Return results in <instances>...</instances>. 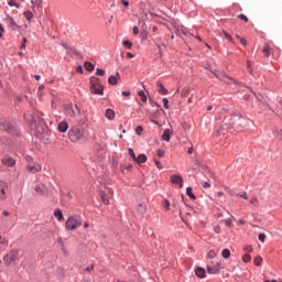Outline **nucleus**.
Here are the masks:
<instances>
[{
    "label": "nucleus",
    "mask_w": 282,
    "mask_h": 282,
    "mask_svg": "<svg viewBox=\"0 0 282 282\" xmlns=\"http://www.w3.org/2000/svg\"><path fill=\"white\" fill-rule=\"evenodd\" d=\"M91 94H95L96 96H102L104 87L100 84H93L90 86Z\"/></svg>",
    "instance_id": "obj_10"
},
{
    "label": "nucleus",
    "mask_w": 282,
    "mask_h": 282,
    "mask_svg": "<svg viewBox=\"0 0 282 282\" xmlns=\"http://www.w3.org/2000/svg\"><path fill=\"white\" fill-rule=\"evenodd\" d=\"M225 225L227 226V228H231L232 227V219H230V218L225 219Z\"/></svg>",
    "instance_id": "obj_45"
},
{
    "label": "nucleus",
    "mask_w": 282,
    "mask_h": 282,
    "mask_svg": "<svg viewBox=\"0 0 282 282\" xmlns=\"http://www.w3.org/2000/svg\"><path fill=\"white\" fill-rule=\"evenodd\" d=\"M62 46L64 47V50H69V51H72V48L69 47V44H67V43H65V42L62 43Z\"/></svg>",
    "instance_id": "obj_55"
},
{
    "label": "nucleus",
    "mask_w": 282,
    "mask_h": 282,
    "mask_svg": "<svg viewBox=\"0 0 282 282\" xmlns=\"http://www.w3.org/2000/svg\"><path fill=\"white\" fill-rule=\"evenodd\" d=\"M265 234H260L259 236H258V239H259V241H261V243H265Z\"/></svg>",
    "instance_id": "obj_43"
},
{
    "label": "nucleus",
    "mask_w": 282,
    "mask_h": 282,
    "mask_svg": "<svg viewBox=\"0 0 282 282\" xmlns=\"http://www.w3.org/2000/svg\"><path fill=\"white\" fill-rule=\"evenodd\" d=\"M84 67L87 72H94V69H96V66H94L91 62H85Z\"/></svg>",
    "instance_id": "obj_26"
},
{
    "label": "nucleus",
    "mask_w": 282,
    "mask_h": 282,
    "mask_svg": "<svg viewBox=\"0 0 282 282\" xmlns=\"http://www.w3.org/2000/svg\"><path fill=\"white\" fill-rule=\"evenodd\" d=\"M155 166L162 171V163L160 161H154Z\"/></svg>",
    "instance_id": "obj_54"
},
{
    "label": "nucleus",
    "mask_w": 282,
    "mask_h": 282,
    "mask_svg": "<svg viewBox=\"0 0 282 282\" xmlns=\"http://www.w3.org/2000/svg\"><path fill=\"white\" fill-rule=\"evenodd\" d=\"M171 206V203L169 202V199H164L162 203V207L165 208V210H169Z\"/></svg>",
    "instance_id": "obj_37"
},
{
    "label": "nucleus",
    "mask_w": 282,
    "mask_h": 282,
    "mask_svg": "<svg viewBox=\"0 0 282 282\" xmlns=\"http://www.w3.org/2000/svg\"><path fill=\"white\" fill-rule=\"evenodd\" d=\"M138 96H140L142 102H147V95L144 94V90H140Z\"/></svg>",
    "instance_id": "obj_34"
},
{
    "label": "nucleus",
    "mask_w": 282,
    "mask_h": 282,
    "mask_svg": "<svg viewBox=\"0 0 282 282\" xmlns=\"http://www.w3.org/2000/svg\"><path fill=\"white\" fill-rule=\"evenodd\" d=\"M91 270H94V264H91L90 267L86 268V272H91Z\"/></svg>",
    "instance_id": "obj_64"
},
{
    "label": "nucleus",
    "mask_w": 282,
    "mask_h": 282,
    "mask_svg": "<svg viewBox=\"0 0 282 282\" xmlns=\"http://www.w3.org/2000/svg\"><path fill=\"white\" fill-rule=\"evenodd\" d=\"M122 96H124L126 98H128L129 96H131V91H122Z\"/></svg>",
    "instance_id": "obj_62"
},
{
    "label": "nucleus",
    "mask_w": 282,
    "mask_h": 282,
    "mask_svg": "<svg viewBox=\"0 0 282 282\" xmlns=\"http://www.w3.org/2000/svg\"><path fill=\"white\" fill-rule=\"evenodd\" d=\"M214 231L216 235H219V232H221V227L219 225L214 226Z\"/></svg>",
    "instance_id": "obj_48"
},
{
    "label": "nucleus",
    "mask_w": 282,
    "mask_h": 282,
    "mask_svg": "<svg viewBox=\"0 0 282 282\" xmlns=\"http://www.w3.org/2000/svg\"><path fill=\"white\" fill-rule=\"evenodd\" d=\"M221 263H217L215 267H207L208 274H219V270H221Z\"/></svg>",
    "instance_id": "obj_13"
},
{
    "label": "nucleus",
    "mask_w": 282,
    "mask_h": 282,
    "mask_svg": "<svg viewBox=\"0 0 282 282\" xmlns=\"http://www.w3.org/2000/svg\"><path fill=\"white\" fill-rule=\"evenodd\" d=\"M57 241H58V243H61L62 250L65 252V247H64L65 242H63V238H58Z\"/></svg>",
    "instance_id": "obj_51"
},
{
    "label": "nucleus",
    "mask_w": 282,
    "mask_h": 282,
    "mask_svg": "<svg viewBox=\"0 0 282 282\" xmlns=\"http://www.w3.org/2000/svg\"><path fill=\"white\" fill-rule=\"evenodd\" d=\"M118 79H120V73H117L116 76H110L108 83L109 85H118Z\"/></svg>",
    "instance_id": "obj_18"
},
{
    "label": "nucleus",
    "mask_w": 282,
    "mask_h": 282,
    "mask_svg": "<svg viewBox=\"0 0 282 282\" xmlns=\"http://www.w3.org/2000/svg\"><path fill=\"white\" fill-rule=\"evenodd\" d=\"M54 217H56L57 221H63V219H64L63 212L61 209H56L54 212Z\"/></svg>",
    "instance_id": "obj_24"
},
{
    "label": "nucleus",
    "mask_w": 282,
    "mask_h": 282,
    "mask_svg": "<svg viewBox=\"0 0 282 282\" xmlns=\"http://www.w3.org/2000/svg\"><path fill=\"white\" fill-rule=\"evenodd\" d=\"M23 17H25L26 21H32L34 19V13L32 11H24Z\"/></svg>",
    "instance_id": "obj_27"
},
{
    "label": "nucleus",
    "mask_w": 282,
    "mask_h": 282,
    "mask_svg": "<svg viewBox=\"0 0 282 282\" xmlns=\"http://www.w3.org/2000/svg\"><path fill=\"white\" fill-rule=\"evenodd\" d=\"M240 197H242V199H248V193L243 192L240 194Z\"/></svg>",
    "instance_id": "obj_61"
},
{
    "label": "nucleus",
    "mask_w": 282,
    "mask_h": 282,
    "mask_svg": "<svg viewBox=\"0 0 282 282\" xmlns=\"http://www.w3.org/2000/svg\"><path fill=\"white\" fill-rule=\"evenodd\" d=\"M35 193L43 196L45 195V193H47V188L45 187V185H37L35 186Z\"/></svg>",
    "instance_id": "obj_16"
},
{
    "label": "nucleus",
    "mask_w": 282,
    "mask_h": 282,
    "mask_svg": "<svg viewBox=\"0 0 282 282\" xmlns=\"http://www.w3.org/2000/svg\"><path fill=\"white\" fill-rule=\"evenodd\" d=\"M17 162L14 161V159H12V158H4L3 160H2V164H4V166H10V167H12L14 164H15Z\"/></svg>",
    "instance_id": "obj_17"
},
{
    "label": "nucleus",
    "mask_w": 282,
    "mask_h": 282,
    "mask_svg": "<svg viewBox=\"0 0 282 282\" xmlns=\"http://www.w3.org/2000/svg\"><path fill=\"white\" fill-rule=\"evenodd\" d=\"M240 43H241V45H247L248 41H246L245 37H241V39H240Z\"/></svg>",
    "instance_id": "obj_63"
},
{
    "label": "nucleus",
    "mask_w": 282,
    "mask_h": 282,
    "mask_svg": "<svg viewBox=\"0 0 282 282\" xmlns=\"http://www.w3.org/2000/svg\"><path fill=\"white\" fill-rule=\"evenodd\" d=\"M7 25L13 30V31H17L19 30V24H17V22L14 21V19H12V17H10V14H7L6 15V19H4Z\"/></svg>",
    "instance_id": "obj_9"
},
{
    "label": "nucleus",
    "mask_w": 282,
    "mask_h": 282,
    "mask_svg": "<svg viewBox=\"0 0 282 282\" xmlns=\"http://www.w3.org/2000/svg\"><path fill=\"white\" fill-rule=\"evenodd\" d=\"M3 32H6V29H3V25L0 24V39L3 36Z\"/></svg>",
    "instance_id": "obj_57"
},
{
    "label": "nucleus",
    "mask_w": 282,
    "mask_h": 282,
    "mask_svg": "<svg viewBox=\"0 0 282 282\" xmlns=\"http://www.w3.org/2000/svg\"><path fill=\"white\" fill-rule=\"evenodd\" d=\"M156 155H158L159 158H164V150H158V151H156Z\"/></svg>",
    "instance_id": "obj_53"
},
{
    "label": "nucleus",
    "mask_w": 282,
    "mask_h": 282,
    "mask_svg": "<svg viewBox=\"0 0 282 282\" xmlns=\"http://www.w3.org/2000/svg\"><path fill=\"white\" fill-rule=\"evenodd\" d=\"M8 6H10V8H21V4L14 2V0H9Z\"/></svg>",
    "instance_id": "obj_33"
},
{
    "label": "nucleus",
    "mask_w": 282,
    "mask_h": 282,
    "mask_svg": "<svg viewBox=\"0 0 282 282\" xmlns=\"http://www.w3.org/2000/svg\"><path fill=\"white\" fill-rule=\"evenodd\" d=\"M137 164H144L147 162V154H139L137 159H134Z\"/></svg>",
    "instance_id": "obj_20"
},
{
    "label": "nucleus",
    "mask_w": 282,
    "mask_h": 282,
    "mask_svg": "<svg viewBox=\"0 0 282 282\" xmlns=\"http://www.w3.org/2000/svg\"><path fill=\"white\" fill-rule=\"evenodd\" d=\"M57 129L61 133H66L67 129H69V123H67V121H62L58 123Z\"/></svg>",
    "instance_id": "obj_14"
},
{
    "label": "nucleus",
    "mask_w": 282,
    "mask_h": 282,
    "mask_svg": "<svg viewBox=\"0 0 282 282\" xmlns=\"http://www.w3.org/2000/svg\"><path fill=\"white\" fill-rule=\"evenodd\" d=\"M131 169H133V165H131V164H128V165H124V166L121 167L122 172L131 171Z\"/></svg>",
    "instance_id": "obj_47"
},
{
    "label": "nucleus",
    "mask_w": 282,
    "mask_h": 282,
    "mask_svg": "<svg viewBox=\"0 0 282 282\" xmlns=\"http://www.w3.org/2000/svg\"><path fill=\"white\" fill-rule=\"evenodd\" d=\"M210 181L203 182V188H210Z\"/></svg>",
    "instance_id": "obj_49"
},
{
    "label": "nucleus",
    "mask_w": 282,
    "mask_h": 282,
    "mask_svg": "<svg viewBox=\"0 0 282 282\" xmlns=\"http://www.w3.org/2000/svg\"><path fill=\"white\" fill-rule=\"evenodd\" d=\"M162 102H163L164 108L169 109V99L163 98Z\"/></svg>",
    "instance_id": "obj_50"
},
{
    "label": "nucleus",
    "mask_w": 282,
    "mask_h": 282,
    "mask_svg": "<svg viewBox=\"0 0 282 282\" xmlns=\"http://www.w3.org/2000/svg\"><path fill=\"white\" fill-rule=\"evenodd\" d=\"M96 74H97V76H105L106 72L102 68H97Z\"/></svg>",
    "instance_id": "obj_41"
},
{
    "label": "nucleus",
    "mask_w": 282,
    "mask_h": 282,
    "mask_svg": "<svg viewBox=\"0 0 282 282\" xmlns=\"http://www.w3.org/2000/svg\"><path fill=\"white\" fill-rule=\"evenodd\" d=\"M123 45H124V47H127L128 50H131V47H133V44H132L131 41H129V40L123 41Z\"/></svg>",
    "instance_id": "obj_39"
},
{
    "label": "nucleus",
    "mask_w": 282,
    "mask_h": 282,
    "mask_svg": "<svg viewBox=\"0 0 282 282\" xmlns=\"http://www.w3.org/2000/svg\"><path fill=\"white\" fill-rule=\"evenodd\" d=\"M254 265H261V263H263V258H261V256H257L253 260Z\"/></svg>",
    "instance_id": "obj_30"
},
{
    "label": "nucleus",
    "mask_w": 282,
    "mask_h": 282,
    "mask_svg": "<svg viewBox=\"0 0 282 282\" xmlns=\"http://www.w3.org/2000/svg\"><path fill=\"white\" fill-rule=\"evenodd\" d=\"M26 171L28 173H39L41 171V164L32 161L31 156H26Z\"/></svg>",
    "instance_id": "obj_6"
},
{
    "label": "nucleus",
    "mask_w": 282,
    "mask_h": 282,
    "mask_svg": "<svg viewBox=\"0 0 282 282\" xmlns=\"http://www.w3.org/2000/svg\"><path fill=\"white\" fill-rule=\"evenodd\" d=\"M100 199L101 202H104V204L109 205V198H107V195L105 194V192H100Z\"/></svg>",
    "instance_id": "obj_28"
},
{
    "label": "nucleus",
    "mask_w": 282,
    "mask_h": 282,
    "mask_svg": "<svg viewBox=\"0 0 282 282\" xmlns=\"http://www.w3.org/2000/svg\"><path fill=\"white\" fill-rule=\"evenodd\" d=\"M68 139L70 142H83L84 140H87V132L85 129L79 127H70L68 131Z\"/></svg>",
    "instance_id": "obj_2"
},
{
    "label": "nucleus",
    "mask_w": 282,
    "mask_h": 282,
    "mask_svg": "<svg viewBox=\"0 0 282 282\" xmlns=\"http://www.w3.org/2000/svg\"><path fill=\"white\" fill-rule=\"evenodd\" d=\"M105 117L108 120H113V118H116V112L111 109H107L106 112H105Z\"/></svg>",
    "instance_id": "obj_22"
},
{
    "label": "nucleus",
    "mask_w": 282,
    "mask_h": 282,
    "mask_svg": "<svg viewBox=\"0 0 282 282\" xmlns=\"http://www.w3.org/2000/svg\"><path fill=\"white\" fill-rule=\"evenodd\" d=\"M158 87V93L161 94V96H166L169 94V90L164 87V84L159 83Z\"/></svg>",
    "instance_id": "obj_19"
},
{
    "label": "nucleus",
    "mask_w": 282,
    "mask_h": 282,
    "mask_svg": "<svg viewBox=\"0 0 282 282\" xmlns=\"http://www.w3.org/2000/svg\"><path fill=\"white\" fill-rule=\"evenodd\" d=\"M80 226H83V219L78 216H72L65 223L66 230H76Z\"/></svg>",
    "instance_id": "obj_5"
},
{
    "label": "nucleus",
    "mask_w": 282,
    "mask_h": 282,
    "mask_svg": "<svg viewBox=\"0 0 282 282\" xmlns=\"http://www.w3.org/2000/svg\"><path fill=\"white\" fill-rule=\"evenodd\" d=\"M76 72L78 73V74H83V66H77L76 67Z\"/></svg>",
    "instance_id": "obj_58"
},
{
    "label": "nucleus",
    "mask_w": 282,
    "mask_h": 282,
    "mask_svg": "<svg viewBox=\"0 0 282 282\" xmlns=\"http://www.w3.org/2000/svg\"><path fill=\"white\" fill-rule=\"evenodd\" d=\"M242 261H243V263H250V261H252V257H250V253H246L242 257Z\"/></svg>",
    "instance_id": "obj_31"
},
{
    "label": "nucleus",
    "mask_w": 282,
    "mask_h": 282,
    "mask_svg": "<svg viewBox=\"0 0 282 282\" xmlns=\"http://www.w3.org/2000/svg\"><path fill=\"white\" fill-rule=\"evenodd\" d=\"M172 184H176V186H180V188L184 187V178L180 175H172L171 176Z\"/></svg>",
    "instance_id": "obj_11"
},
{
    "label": "nucleus",
    "mask_w": 282,
    "mask_h": 282,
    "mask_svg": "<svg viewBox=\"0 0 282 282\" xmlns=\"http://www.w3.org/2000/svg\"><path fill=\"white\" fill-rule=\"evenodd\" d=\"M132 32L133 34H140V30L138 29V26H133Z\"/></svg>",
    "instance_id": "obj_60"
},
{
    "label": "nucleus",
    "mask_w": 282,
    "mask_h": 282,
    "mask_svg": "<svg viewBox=\"0 0 282 282\" xmlns=\"http://www.w3.org/2000/svg\"><path fill=\"white\" fill-rule=\"evenodd\" d=\"M122 6H124V8H129V1L127 0H121Z\"/></svg>",
    "instance_id": "obj_59"
},
{
    "label": "nucleus",
    "mask_w": 282,
    "mask_h": 282,
    "mask_svg": "<svg viewBox=\"0 0 282 282\" xmlns=\"http://www.w3.org/2000/svg\"><path fill=\"white\" fill-rule=\"evenodd\" d=\"M238 18L240 19V21H245V23H248V17H246V14L240 13Z\"/></svg>",
    "instance_id": "obj_42"
},
{
    "label": "nucleus",
    "mask_w": 282,
    "mask_h": 282,
    "mask_svg": "<svg viewBox=\"0 0 282 282\" xmlns=\"http://www.w3.org/2000/svg\"><path fill=\"white\" fill-rule=\"evenodd\" d=\"M25 43H28V39L23 37V43L20 46L21 50H24Z\"/></svg>",
    "instance_id": "obj_56"
},
{
    "label": "nucleus",
    "mask_w": 282,
    "mask_h": 282,
    "mask_svg": "<svg viewBox=\"0 0 282 282\" xmlns=\"http://www.w3.org/2000/svg\"><path fill=\"white\" fill-rule=\"evenodd\" d=\"M137 210H138V213H140V215H144V213H147V205H144V204H139V205L137 206Z\"/></svg>",
    "instance_id": "obj_25"
},
{
    "label": "nucleus",
    "mask_w": 282,
    "mask_h": 282,
    "mask_svg": "<svg viewBox=\"0 0 282 282\" xmlns=\"http://www.w3.org/2000/svg\"><path fill=\"white\" fill-rule=\"evenodd\" d=\"M249 204H252V206H259V198L257 196L252 197L249 200Z\"/></svg>",
    "instance_id": "obj_36"
},
{
    "label": "nucleus",
    "mask_w": 282,
    "mask_h": 282,
    "mask_svg": "<svg viewBox=\"0 0 282 282\" xmlns=\"http://www.w3.org/2000/svg\"><path fill=\"white\" fill-rule=\"evenodd\" d=\"M24 118L26 122L31 124L32 131H35L36 137L40 138V140H45V137L47 135V126H45V122L39 117L30 113L24 115Z\"/></svg>",
    "instance_id": "obj_1"
},
{
    "label": "nucleus",
    "mask_w": 282,
    "mask_h": 282,
    "mask_svg": "<svg viewBox=\"0 0 282 282\" xmlns=\"http://www.w3.org/2000/svg\"><path fill=\"white\" fill-rule=\"evenodd\" d=\"M162 140H164L165 142H171V130L170 129L164 130Z\"/></svg>",
    "instance_id": "obj_23"
},
{
    "label": "nucleus",
    "mask_w": 282,
    "mask_h": 282,
    "mask_svg": "<svg viewBox=\"0 0 282 282\" xmlns=\"http://www.w3.org/2000/svg\"><path fill=\"white\" fill-rule=\"evenodd\" d=\"M8 183L4 181H0V202H6L8 199Z\"/></svg>",
    "instance_id": "obj_8"
},
{
    "label": "nucleus",
    "mask_w": 282,
    "mask_h": 282,
    "mask_svg": "<svg viewBox=\"0 0 282 282\" xmlns=\"http://www.w3.org/2000/svg\"><path fill=\"white\" fill-rule=\"evenodd\" d=\"M142 131H144V129L142 128V126H138L137 129H135L137 135H142Z\"/></svg>",
    "instance_id": "obj_44"
},
{
    "label": "nucleus",
    "mask_w": 282,
    "mask_h": 282,
    "mask_svg": "<svg viewBox=\"0 0 282 282\" xmlns=\"http://www.w3.org/2000/svg\"><path fill=\"white\" fill-rule=\"evenodd\" d=\"M128 152H129L130 158H132L135 161L137 156H135V152H133V149L130 148L128 150Z\"/></svg>",
    "instance_id": "obj_46"
},
{
    "label": "nucleus",
    "mask_w": 282,
    "mask_h": 282,
    "mask_svg": "<svg viewBox=\"0 0 282 282\" xmlns=\"http://www.w3.org/2000/svg\"><path fill=\"white\" fill-rule=\"evenodd\" d=\"M215 76H217L219 78V80H226V76H224L219 73H215Z\"/></svg>",
    "instance_id": "obj_52"
},
{
    "label": "nucleus",
    "mask_w": 282,
    "mask_h": 282,
    "mask_svg": "<svg viewBox=\"0 0 282 282\" xmlns=\"http://www.w3.org/2000/svg\"><path fill=\"white\" fill-rule=\"evenodd\" d=\"M195 274H196V276H198V279H206V270L202 267H198L195 270Z\"/></svg>",
    "instance_id": "obj_15"
},
{
    "label": "nucleus",
    "mask_w": 282,
    "mask_h": 282,
    "mask_svg": "<svg viewBox=\"0 0 282 282\" xmlns=\"http://www.w3.org/2000/svg\"><path fill=\"white\" fill-rule=\"evenodd\" d=\"M186 193H187V195L191 199H195V194H193V188L192 187H187Z\"/></svg>",
    "instance_id": "obj_35"
},
{
    "label": "nucleus",
    "mask_w": 282,
    "mask_h": 282,
    "mask_svg": "<svg viewBox=\"0 0 282 282\" xmlns=\"http://www.w3.org/2000/svg\"><path fill=\"white\" fill-rule=\"evenodd\" d=\"M252 250H253L252 246H250V245H245L243 246V251L245 252H252Z\"/></svg>",
    "instance_id": "obj_40"
},
{
    "label": "nucleus",
    "mask_w": 282,
    "mask_h": 282,
    "mask_svg": "<svg viewBox=\"0 0 282 282\" xmlns=\"http://www.w3.org/2000/svg\"><path fill=\"white\" fill-rule=\"evenodd\" d=\"M229 124L232 129H246L248 119L237 112L231 117Z\"/></svg>",
    "instance_id": "obj_3"
},
{
    "label": "nucleus",
    "mask_w": 282,
    "mask_h": 282,
    "mask_svg": "<svg viewBox=\"0 0 282 282\" xmlns=\"http://www.w3.org/2000/svg\"><path fill=\"white\" fill-rule=\"evenodd\" d=\"M207 257H208V259H215V257H217V251L210 250V251L207 253Z\"/></svg>",
    "instance_id": "obj_38"
},
{
    "label": "nucleus",
    "mask_w": 282,
    "mask_h": 282,
    "mask_svg": "<svg viewBox=\"0 0 282 282\" xmlns=\"http://www.w3.org/2000/svg\"><path fill=\"white\" fill-rule=\"evenodd\" d=\"M221 257H223V259H230V250L229 249H224L221 251Z\"/></svg>",
    "instance_id": "obj_29"
},
{
    "label": "nucleus",
    "mask_w": 282,
    "mask_h": 282,
    "mask_svg": "<svg viewBox=\"0 0 282 282\" xmlns=\"http://www.w3.org/2000/svg\"><path fill=\"white\" fill-rule=\"evenodd\" d=\"M223 34H224L225 39H227V41H230V43H235L232 35H230L228 32L224 31Z\"/></svg>",
    "instance_id": "obj_32"
},
{
    "label": "nucleus",
    "mask_w": 282,
    "mask_h": 282,
    "mask_svg": "<svg viewBox=\"0 0 282 282\" xmlns=\"http://www.w3.org/2000/svg\"><path fill=\"white\" fill-rule=\"evenodd\" d=\"M65 113L66 116L74 118V116H78V113H80V108L76 105L70 104L68 106H65Z\"/></svg>",
    "instance_id": "obj_7"
},
{
    "label": "nucleus",
    "mask_w": 282,
    "mask_h": 282,
    "mask_svg": "<svg viewBox=\"0 0 282 282\" xmlns=\"http://www.w3.org/2000/svg\"><path fill=\"white\" fill-rule=\"evenodd\" d=\"M271 52H272V48L270 47V44L265 43L262 48V54H264V56L268 57L270 56Z\"/></svg>",
    "instance_id": "obj_21"
},
{
    "label": "nucleus",
    "mask_w": 282,
    "mask_h": 282,
    "mask_svg": "<svg viewBox=\"0 0 282 282\" xmlns=\"http://www.w3.org/2000/svg\"><path fill=\"white\" fill-rule=\"evenodd\" d=\"M0 129L1 131H7L8 133H12V126L7 120H0Z\"/></svg>",
    "instance_id": "obj_12"
},
{
    "label": "nucleus",
    "mask_w": 282,
    "mask_h": 282,
    "mask_svg": "<svg viewBox=\"0 0 282 282\" xmlns=\"http://www.w3.org/2000/svg\"><path fill=\"white\" fill-rule=\"evenodd\" d=\"M20 259H21V251L19 249H12L2 258V261L4 265H12L14 261H19Z\"/></svg>",
    "instance_id": "obj_4"
}]
</instances>
